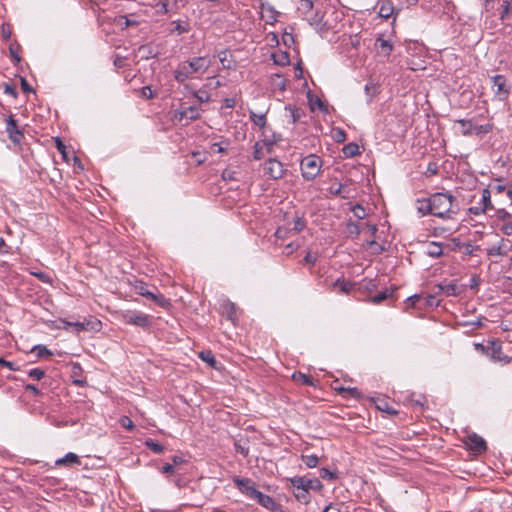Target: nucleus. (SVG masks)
<instances>
[{
    "label": "nucleus",
    "instance_id": "1a4fd4ad",
    "mask_svg": "<svg viewBox=\"0 0 512 512\" xmlns=\"http://www.w3.org/2000/svg\"><path fill=\"white\" fill-rule=\"evenodd\" d=\"M492 83V89L494 91L495 97H497V99L500 101L506 100L510 94V90L507 86L505 76L495 75L492 77Z\"/></svg>",
    "mask_w": 512,
    "mask_h": 512
},
{
    "label": "nucleus",
    "instance_id": "c756f323",
    "mask_svg": "<svg viewBox=\"0 0 512 512\" xmlns=\"http://www.w3.org/2000/svg\"><path fill=\"white\" fill-rule=\"evenodd\" d=\"M184 110H185V113L187 114L186 119L189 121H196V120L200 119V117H201L199 108L197 106H194V105L189 106V107L185 108Z\"/></svg>",
    "mask_w": 512,
    "mask_h": 512
},
{
    "label": "nucleus",
    "instance_id": "0e129e2a",
    "mask_svg": "<svg viewBox=\"0 0 512 512\" xmlns=\"http://www.w3.org/2000/svg\"><path fill=\"white\" fill-rule=\"evenodd\" d=\"M76 422L75 421H67V420H59L58 418H55L54 421H53V425L56 426V427H66V426H69V425H74Z\"/></svg>",
    "mask_w": 512,
    "mask_h": 512
},
{
    "label": "nucleus",
    "instance_id": "e2e57ef3",
    "mask_svg": "<svg viewBox=\"0 0 512 512\" xmlns=\"http://www.w3.org/2000/svg\"><path fill=\"white\" fill-rule=\"evenodd\" d=\"M477 134H486L489 133L493 129L492 124H484L475 127Z\"/></svg>",
    "mask_w": 512,
    "mask_h": 512
},
{
    "label": "nucleus",
    "instance_id": "338daca9",
    "mask_svg": "<svg viewBox=\"0 0 512 512\" xmlns=\"http://www.w3.org/2000/svg\"><path fill=\"white\" fill-rule=\"evenodd\" d=\"M120 423H121V426L128 429V430H132L134 428V423L133 421L131 420V418H122L120 420Z\"/></svg>",
    "mask_w": 512,
    "mask_h": 512
},
{
    "label": "nucleus",
    "instance_id": "69168bd1",
    "mask_svg": "<svg viewBox=\"0 0 512 512\" xmlns=\"http://www.w3.org/2000/svg\"><path fill=\"white\" fill-rule=\"evenodd\" d=\"M501 231L503 234L507 236L512 235V221L505 222L503 226L501 227Z\"/></svg>",
    "mask_w": 512,
    "mask_h": 512
},
{
    "label": "nucleus",
    "instance_id": "5701e85b",
    "mask_svg": "<svg viewBox=\"0 0 512 512\" xmlns=\"http://www.w3.org/2000/svg\"><path fill=\"white\" fill-rule=\"evenodd\" d=\"M183 0H160L159 4L162 8L163 13L170 11H177L179 9V3Z\"/></svg>",
    "mask_w": 512,
    "mask_h": 512
},
{
    "label": "nucleus",
    "instance_id": "4468645a",
    "mask_svg": "<svg viewBox=\"0 0 512 512\" xmlns=\"http://www.w3.org/2000/svg\"><path fill=\"white\" fill-rule=\"evenodd\" d=\"M253 500L257 501L259 505L270 510L271 512H283L281 504L277 503L272 497L259 491Z\"/></svg>",
    "mask_w": 512,
    "mask_h": 512
},
{
    "label": "nucleus",
    "instance_id": "393cba45",
    "mask_svg": "<svg viewBox=\"0 0 512 512\" xmlns=\"http://www.w3.org/2000/svg\"><path fill=\"white\" fill-rule=\"evenodd\" d=\"M438 292L444 293L446 296H456L457 295V286L453 283L448 284H439L436 286Z\"/></svg>",
    "mask_w": 512,
    "mask_h": 512
},
{
    "label": "nucleus",
    "instance_id": "58836bf2",
    "mask_svg": "<svg viewBox=\"0 0 512 512\" xmlns=\"http://www.w3.org/2000/svg\"><path fill=\"white\" fill-rule=\"evenodd\" d=\"M313 9V0H300L298 10L306 15Z\"/></svg>",
    "mask_w": 512,
    "mask_h": 512
},
{
    "label": "nucleus",
    "instance_id": "5fc2aeb1",
    "mask_svg": "<svg viewBox=\"0 0 512 512\" xmlns=\"http://www.w3.org/2000/svg\"><path fill=\"white\" fill-rule=\"evenodd\" d=\"M253 157L255 160H260L263 157V145L256 142L254 145Z\"/></svg>",
    "mask_w": 512,
    "mask_h": 512
},
{
    "label": "nucleus",
    "instance_id": "39448f33",
    "mask_svg": "<svg viewBox=\"0 0 512 512\" xmlns=\"http://www.w3.org/2000/svg\"><path fill=\"white\" fill-rule=\"evenodd\" d=\"M290 482L292 488H293V495L295 498L303 504H308L310 502V492L309 489H307L304 486V477H294L288 479Z\"/></svg>",
    "mask_w": 512,
    "mask_h": 512
},
{
    "label": "nucleus",
    "instance_id": "c03bdc74",
    "mask_svg": "<svg viewBox=\"0 0 512 512\" xmlns=\"http://www.w3.org/2000/svg\"><path fill=\"white\" fill-rule=\"evenodd\" d=\"M329 191L332 195L334 196H341L342 198L346 199L348 198L347 195H343V191H344V186L341 184V183H338V184H333L330 188H329Z\"/></svg>",
    "mask_w": 512,
    "mask_h": 512
},
{
    "label": "nucleus",
    "instance_id": "20e7f679",
    "mask_svg": "<svg viewBox=\"0 0 512 512\" xmlns=\"http://www.w3.org/2000/svg\"><path fill=\"white\" fill-rule=\"evenodd\" d=\"M461 441L475 455L482 454L487 450L486 441L475 432L465 430Z\"/></svg>",
    "mask_w": 512,
    "mask_h": 512
},
{
    "label": "nucleus",
    "instance_id": "b1692460",
    "mask_svg": "<svg viewBox=\"0 0 512 512\" xmlns=\"http://www.w3.org/2000/svg\"><path fill=\"white\" fill-rule=\"evenodd\" d=\"M394 12V7L391 1H383L379 8V16L384 19H388L392 16Z\"/></svg>",
    "mask_w": 512,
    "mask_h": 512
},
{
    "label": "nucleus",
    "instance_id": "de8ad7c7",
    "mask_svg": "<svg viewBox=\"0 0 512 512\" xmlns=\"http://www.w3.org/2000/svg\"><path fill=\"white\" fill-rule=\"evenodd\" d=\"M55 143H56V148H57L58 152L62 155L63 159L66 160L67 152H66L65 144L62 142V140L60 138H56Z\"/></svg>",
    "mask_w": 512,
    "mask_h": 512
},
{
    "label": "nucleus",
    "instance_id": "aec40b11",
    "mask_svg": "<svg viewBox=\"0 0 512 512\" xmlns=\"http://www.w3.org/2000/svg\"><path fill=\"white\" fill-rule=\"evenodd\" d=\"M219 61L224 69H235V60L228 50H222L218 53Z\"/></svg>",
    "mask_w": 512,
    "mask_h": 512
},
{
    "label": "nucleus",
    "instance_id": "423d86ee",
    "mask_svg": "<svg viewBox=\"0 0 512 512\" xmlns=\"http://www.w3.org/2000/svg\"><path fill=\"white\" fill-rule=\"evenodd\" d=\"M123 320L126 324L148 328L151 325L150 316L137 311H126L123 314Z\"/></svg>",
    "mask_w": 512,
    "mask_h": 512
},
{
    "label": "nucleus",
    "instance_id": "e433bc0d",
    "mask_svg": "<svg viewBox=\"0 0 512 512\" xmlns=\"http://www.w3.org/2000/svg\"><path fill=\"white\" fill-rule=\"evenodd\" d=\"M273 59L276 64L281 66L288 65L290 62L289 54L287 52H281L278 55L273 54Z\"/></svg>",
    "mask_w": 512,
    "mask_h": 512
},
{
    "label": "nucleus",
    "instance_id": "6ab92c4d",
    "mask_svg": "<svg viewBox=\"0 0 512 512\" xmlns=\"http://www.w3.org/2000/svg\"><path fill=\"white\" fill-rule=\"evenodd\" d=\"M355 286L354 283L345 280V279H337L332 284V290L337 293H345L348 294L353 287Z\"/></svg>",
    "mask_w": 512,
    "mask_h": 512
},
{
    "label": "nucleus",
    "instance_id": "0eeeda50",
    "mask_svg": "<svg viewBox=\"0 0 512 512\" xmlns=\"http://www.w3.org/2000/svg\"><path fill=\"white\" fill-rule=\"evenodd\" d=\"M369 402L375 407L377 411L390 415H396L399 413V411L394 408V401H392L387 396L378 395L376 397L370 398Z\"/></svg>",
    "mask_w": 512,
    "mask_h": 512
},
{
    "label": "nucleus",
    "instance_id": "4be33fe9",
    "mask_svg": "<svg viewBox=\"0 0 512 512\" xmlns=\"http://www.w3.org/2000/svg\"><path fill=\"white\" fill-rule=\"evenodd\" d=\"M333 389L340 394H344L345 396L352 398H358L360 396V392L357 388H345L338 381L334 382Z\"/></svg>",
    "mask_w": 512,
    "mask_h": 512
},
{
    "label": "nucleus",
    "instance_id": "052dcab7",
    "mask_svg": "<svg viewBox=\"0 0 512 512\" xmlns=\"http://www.w3.org/2000/svg\"><path fill=\"white\" fill-rule=\"evenodd\" d=\"M479 247L472 245L471 243H464L463 249L461 250L465 255H473L474 251Z\"/></svg>",
    "mask_w": 512,
    "mask_h": 512
},
{
    "label": "nucleus",
    "instance_id": "4d7b16f0",
    "mask_svg": "<svg viewBox=\"0 0 512 512\" xmlns=\"http://www.w3.org/2000/svg\"><path fill=\"white\" fill-rule=\"evenodd\" d=\"M289 110L291 112L292 123H296L297 121H299L303 114V111L300 108H291V107L289 108Z\"/></svg>",
    "mask_w": 512,
    "mask_h": 512
},
{
    "label": "nucleus",
    "instance_id": "680f3d73",
    "mask_svg": "<svg viewBox=\"0 0 512 512\" xmlns=\"http://www.w3.org/2000/svg\"><path fill=\"white\" fill-rule=\"evenodd\" d=\"M141 95L145 99H152L155 97L154 92L152 91L151 87L145 86L141 89Z\"/></svg>",
    "mask_w": 512,
    "mask_h": 512
},
{
    "label": "nucleus",
    "instance_id": "2eb2a0df",
    "mask_svg": "<svg viewBox=\"0 0 512 512\" xmlns=\"http://www.w3.org/2000/svg\"><path fill=\"white\" fill-rule=\"evenodd\" d=\"M265 173L272 179H280L284 176L283 164L274 158H270L265 163Z\"/></svg>",
    "mask_w": 512,
    "mask_h": 512
},
{
    "label": "nucleus",
    "instance_id": "c85d7f7f",
    "mask_svg": "<svg viewBox=\"0 0 512 512\" xmlns=\"http://www.w3.org/2000/svg\"><path fill=\"white\" fill-rule=\"evenodd\" d=\"M67 463L79 464V457L76 454L69 452L63 458L56 461V465H65Z\"/></svg>",
    "mask_w": 512,
    "mask_h": 512
},
{
    "label": "nucleus",
    "instance_id": "7ed1b4c3",
    "mask_svg": "<svg viewBox=\"0 0 512 512\" xmlns=\"http://www.w3.org/2000/svg\"><path fill=\"white\" fill-rule=\"evenodd\" d=\"M322 163V159L315 154L304 157L301 161L302 177L307 181L314 180L321 171Z\"/></svg>",
    "mask_w": 512,
    "mask_h": 512
},
{
    "label": "nucleus",
    "instance_id": "a18cd8bd",
    "mask_svg": "<svg viewBox=\"0 0 512 512\" xmlns=\"http://www.w3.org/2000/svg\"><path fill=\"white\" fill-rule=\"evenodd\" d=\"M172 24L175 25L172 32H176L178 35L187 33L190 30V27L188 24L182 25L179 21H174Z\"/></svg>",
    "mask_w": 512,
    "mask_h": 512
},
{
    "label": "nucleus",
    "instance_id": "09e8293b",
    "mask_svg": "<svg viewBox=\"0 0 512 512\" xmlns=\"http://www.w3.org/2000/svg\"><path fill=\"white\" fill-rule=\"evenodd\" d=\"M28 375L35 380H40L44 377L45 372L40 368H34L28 372Z\"/></svg>",
    "mask_w": 512,
    "mask_h": 512
},
{
    "label": "nucleus",
    "instance_id": "4c0bfd02",
    "mask_svg": "<svg viewBox=\"0 0 512 512\" xmlns=\"http://www.w3.org/2000/svg\"><path fill=\"white\" fill-rule=\"evenodd\" d=\"M32 352L36 353L37 357L39 358L52 356V352L48 350L47 347L44 345L34 346Z\"/></svg>",
    "mask_w": 512,
    "mask_h": 512
},
{
    "label": "nucleus",
    "instance_id": "13d9d810",
    "mask_svg": "<svg viewBox=\"0 0 512 512\" xmlns=\"http://www.w3.org/2000/svg\"><path fill=\"white\" fill-rule=\"evenodd\" d=\"M19 49H20L19 45H17V46L11 45L10 48H9L11 58L13 60H15L16 62H20L21 61V58H20V56L18 54Z\"/></svg>",
    "mask_w": 512,
    "mask_h": 512
},
{
    "label": "nucleus",
    "instance_id": "473e14b6",
    "mask_svg": "<svg viewBox=\"0 0 512 512\" xmlns=\"http://www.w3.org/2000/svg\"><path fill=\"white\" fill-rule=\"evenodd\" d=\"M304 486L309 490L312 489V490H316V491H319L323 488V484L317 478L308 479V478L304 477Z\"/></svg>",
    "mask_w": 512,
    "mask_h": 512
},
{
    "label": "nucleus",
    "instance_id": "3c124183",
    "mask_svg": "<svg viewBox=\"0 0 512 512\" xmlns=\"http://www.w3.org/2000/svg\"><path fill=\"white\" fill-rule=\"evenodd\" d=\"M234 447H235V451L241 455H243L244 457H247L248 454H249V448L243 444H241V442H235L234 443Z\"/></svg>",
    "mask_w": 512,
    "mask_h": 512
},
{
    "label": "nucleus",
    "instance_id": "f8f14e48",
    "mask_svg": "<svg viewBox=\"0 0 512 512\" xmlns=\"http://www.w3.org/2000/svg\"><path fill=\"white\" fill-rule=\"evenodd\" d=\"M486 355L489 356L493 361H499L503 363H509L511 361L510 357L503 354L502 345L498 341L488 342Z\"/></svg>",
    "mask_w": 512,
    "mask_h": 512
},
{
    "label": "nucleus",
    "instance_id": "412c9836",
    "mask_svg": "<svg viewBox=\"0 0 512 512\" xmlns=\"http://www.w3.org/2000/svg\"><path fill=\"white\" fill-rule=\"evenodd\" d=\"M379 286L380 280L376 279H363L359 283V289L366 291L369 295H372L373 292H377Z\"/></svg>",
    "mask_w": 512,
    "mask_h": 512
},
{
    "label": "nucleus",
    "instance_id": "49530a36",
    "mask_svg": "<svg viewBox=\"0 0 512 512\" xmlns=\"http://www.w3.org/2000/svg\"><path fill=\"white\" fill-rule=\"evenodd\" d=\"M352 212L354 216L358 219H364L366 217L365 209L360 204L355 205L352 208Z\"/></svg>",
    "mask_w": 512,
    "mask_h": 512
},
{
    "label": "nucleus",
    "instance_id": "7c9ffc66",
    "mask_svg": "<svg viewBox=\"0 0 512 512\" xmlns=\"http://www.w3.org/2000/svg\"><path fill=\"white\" fill-rule=\"evenodd\" d=\"M293 380H295L296 382H299L301 384H304V385H310V386H314V380L306 375V374H303L301 372H296L293 374Z\"/></svg>",
    "mask_w": 512,
    "mask_h": 512
},
{
    "label": "nucleus",
    "instance_id": "f3484780",
    "mask_svg": "<svg viewBox=\"0 0 512 512\" xmlns=\"http://www.w3.org/2000/svg\"><path fill=\"white\" fill-rule=\"evenodd\" d=\"M146 298L153 301L161 308H169L171 306L170 300L159 293L156 287H153V290H150L149 293H146Z\"/></svg>",
    "mask_w": 512,
    "mask_h": 512
},
{
    "label": "nucleus",
    "instance_id": "f704fd0d",
    "mask_svg": "<svg viewBox=\"0 0 512 512\" xmlns=\"http://www.w3.org/2000/svg\"><path fill=\"white\" fill-rule=\"evenodd\" d=\"M145 445L147 448H149L152 452H154L156 454H161L164 451V447L160 443H158L152 439L146 440Z\"/></svg>",
    "mask_w": 512,
    "mask_h": 512
},
{
    "label": "nucleus",
    "instance_id": "bf43d9fd",
    "mask_svg": "<svg viewBox=\"0 0 512 512\" xmlns=\"http://www.w3.org/2000/svg\"><path fill=\"white\" fill-rule=\"evenodd\" d=\"M186 113H185V110L182 109V110H175L174 113H173V116H172V119L173 121H176V122H182L183 119H186Z\"/></svg>",
    "mask_w": 512,
    "mask_h": 512
},
{
    "label": "nucleus",
    "instance_id": "864d4df0",
    "mask_svg": "<svg viewBox=\"0 0 512 512\" xmlns=\"http://www.w3.org/2000/svg\"><path fill=\"white\" fill-rule=\"evenodd\" d=\"M317 260H318V255L316 253L308 252L303 259V263L313 266V265H315Z\"/></svg>",
    "mask_w": 512,
    "mask_h": 512
},
{
    "label": "nucleus",
    "instance_id": "79ce46f5",
    "mask_svg": "<svg viewBox=\"0 0 512 512\" xmlns=\"http://www.w3.org/2000/svg\"><path fill=\"white\" fill-rule=\"evenodd\" d=\"M200 358L212 367L216 364V359L211 351H202L200 353Z\"/></svg>",
    "mask_w": 512,
    "mask_h": 512
},
{
    "label": "nucleus",
    "instance_id": "a878e982",
    "mask_svg": "<svg viewBox=\"0 0 512 512\" xmlns=\"http://www.w3.org/2000/svg\"><path fill=\"white\" fill-rule=\"evenodd\" d=\"M345 157L351 158L360 154L359 146L356 143H348L342 149Z\"/></svg>",
    "mask_w": 512,
    "mask_h": 512
},
{
    "label": "nucleus",
    "instance_id": "774afa93",
    "mask_svg": "<svg viewBox=\"0 0 512 512\" xmlns=\"http://www.w3.org/2000/svg\"><path fill=\"white\" fill-rule=\"evenodd\" d=\"M335 139L337 142L341 143L346 140V133L342 129H337L335 132Z\"/></svg>",
    "mask_w": 512,
    "mask_h": 512
},
{
    "label": "nucleus",
    "instance_id": "6e6d98bb",
    "mask_svg": "<svg viewBox=\"0 0 512 512\" xmlns=\"http://www.w3.org/2000/svg\"><path fill=\"white\" fill-rule=\"evenodd\" d=\"M305 221L303 218H300V217H297L295 220H294V226H293V230L295 232H301L304 228H305Z\"/></svg>",
    "mask_w": 512,
    "mask_h": 512
},
{
    "label": "nucleus",
    "instance_id": "72a5a7b5",
    "mask_svg": "<svg viewBox=\"0 0 512 512\" xmlns=\"http://www.w3.org/2000/svg\"><path fill=\"white\" fill-rule=\"evenodd\" d=\"M302 461L305 463V465L308 468H314L319 463V458L317 455L311 454V455H302L301 456Z\"/></svg>",
    "mask_w": 512,
    "mask_h": 512
},
{
    "label": "nucleus",
    "instance_id": "603ef678",
    "mask_svg": "<svg viewBox=\"0 0 512 512\" xmlns=\"http://www.w3.org/2000/svg\"><path fill=\"white\" fill-rule=\"evenodd\" d=\"M496 216L504 222L511 221L512 215L508 213L505 209L496 210Z\"/></svg>",
    "mask_w": 512,
    "mask_h": 512
},
{
    "label": "nucleus",
    "instance_id": "2f4dec72",
    "mask_svg": "<svg viewBox=\"0 0 512 512\" xmlns=\"http://www.w3.org/2000/svg\"><path fill=\"white\" fill-rule=\"evenodd\" d=\"M193 97L197 99L199 103H208L211 100V95L208 91L204 89H199L192 93Z\"/></svg>",
    "mask_w": 512,
    "mask_h": 512
},
{
    "label": "nucleus",
    "instance_id": "8fccbe9b",
    "mask_svg": "<svg viewBox=\"0 0 512 512\" xmlns=\"http://www.w3.org/2000/svg\"><path fill=\"white\" fill-rule=\"evenodd\" d=\"M377 43H379V46L381 47L382 51H384L386 54H389L392 51V45L388 40L379 38L377 39Z\"/></svg>",
    "mask_w": 512,
    "mask_h": 512
},
{
    "label": "nucleus",
    "instance_id": "9b49d317",
    "mask_svg": "<svg viewBox=\"0 0 512 512\" xmlns=\"http://www.w3.org/2000/svg\"><path fill=\"white\" fill-rule=\"evenodd\" d=\"M233 482L236 484L241 493L245 494L251 499H253L259 492V490L255 487V483L249 478H240L239 476H235L233 478Z\"/></svg>",
    "mask_w": 512,
    "mask_h": 512
},
{
    "label": "nucleus",
    "instance_id": "f257e3e1",
    "mask_svg": "<svg viewBox=\"0 0 512 512\" xmlns=\"http://www.w3.org/2000/svg\"><path fill=\"white\" fill-rule=\"evenodd\" d=\"M458 211L457 200L448 193H435L428 198L418 199V213L439 218H450Z\"/></svg>",
    "mask_w": 512,
    "mask_h": 512
},
{
    "label": "nucleus",
    "instance_id": "a211bd4d",
    "mask_svg": "<svg viewBox=\"0 0 512 512\" xmlns=\"http://www.w3.org/2000/svg\"><path fill=\"white\" fill-rule=\"evenodd\" d=\"M395 291V288L393 286L387 288L385 287L383 290L376 292L374 295H370V301L374 304H380L384 300H387L389 298L393 297V293Z\"/></svg>",
    "mask_w": 512,
    "mask_h": 512
},
{
    "label": "nucleus",
    "instance_id": "dca6fc26",
    "mask_svg": "<svg viewBox=\"0 0 512 512\" xmlns=\"http://www.w3.org/2000/svg\"><path fill=\"white\" fill-rule=\"evenodd\" d=\"M418 243L420 244V251L426 256L437 258L443 253L442 245L438 242H428L418 239Z\"/></svg>",
    "mask_w": 512,
    "mask_h": 512
},
{
    "label": "nucleus",
    "instance_id": "f03ea898",
    "mask_svg": "<svg viewBox=\"0 0 512 512\" xmlns=\"http://www.w3.org/2000/svg\"><path fill=\"white\" fill-rule=\"evenodd\" d=\"M211 65L212 61L207 56L194 57L178 65L174 71V78L177 82L183 83L194 74H204Z\"/></svg>",
    "mask_w": 512,
    "mask_h": 512
},
{
    "label": "nucleus",
    "instance_id": "c9c22d12",
    "mask_svg": "<svg viewBox=\"0 0 512 512\" xmlns=\"http://www.w3.org/2000/svg\"><path fill=\"white\" fill-rule=\"evenodd\" d=\"M423 300L422 294H418V303ZM425 305L429 307L438 306L440 300L435 295H428L424 298Z\"/></svg>",
    "mask_w": 512,
    "mask_h": 512
},
{
    "label": "nucleus",
    "instance_id": "bb28decb",
    "mask_svg": "<svg viewBox=\"0 0 512 512\" xmlns=\"http://www.w3.org/2000/svg\"><path fill=\"white\" fill-rule=\"evenodd\" d=\"M250 120L252 123L259 128H264L266 126V116L265 114H256L253 111H250Z\"/></svg>",
    "mask_w": 512,
    "mask_h": 512
},
{
    "label": "nucleus",
    "instance_id": "9d476101",
    "mask_svg": "<svg viewBox=\"0 0 512 512\" xmlns=\"http://www.w3.org/2000/svg\"><path fill=\"white\" fill-rule=\"evenodd\" d=\"M489 209H493L491 193L488 188H485L481 191L480 202L476 206L470 207L469 212L474 215H480L486 213Z\"/></svg>",
    "mask_w": 512,
    "mask_h": 512
},
{
    "label": "nucleus",
    "instance_id": "37998d69",
    "mask_svg": "<svg viewBox=\"0 0 512 512\" xmlns=\"http://www.w3.org/2000/svg\"><path fill=\"white\" fill-rule=\"evenodd\" d=\"M135 290L136 292L146 298V293L150 292V289L148 288V285L143 281H136L135 283Z\"/></svg>",
    "mask_w": 512,
    "mask_h": 512
},
{
    "label": "nucleus",
    "instance_id": "ddd939ff",
    "mask_svg": "<svg viewBox=\"0 0 512 512\" xmlns=\"http://www.w3.org/2000/svg\"><path fill=\"white\" fill-rule=\"evenodd\" d=\"M6 132L9 139L14 144H20L24 138V134L19 129L17 121L14 119L13 115H9L8 119L6 120Z\"/></svg>",
    "mask_w": 512,
    "mask_h": 512
},
{
    "label": "nucleus",
    "instance_id": "a19ab883",
    "mask_svg": "<svg viewBox=\"0 0 512 512\" xmlns=\"http://www.w3.org/2000/svg\"><path fill=\"white\" fill-rule=\"evenodd\" d=\"M439 166L436 162H429L426 170L423 172V175L427 178L434 176L438 173Z\"/></svg>",
    "mask_w": 512,
    "mask_h": 512
},
{
    "label": "nucleus",
    "instance_id": "6e6552de",
    "mask_svg": "<svg viewBox=\"0 0 512 512\" xmlns=\"http://www.w3.org/2000/svg\"><path fill=\"white\" fill-rule=\"evenodd\" d=\"M495 2L499 4V18L504 23L512 17V2L511 0H485L486 11L493 10Z\"/></svg>",
    "mask_w": 512,
    "mask_h": 512
},
{
    "label": "nucleus",
    "instance_id": "ea45409f",
    "mask_svg": "<svg viewBox=\"0 0 512 512\" xmlns=\"http://www.w3.org/2000/svg\"><path fill=\"white\" fill-rule=\"evenodd\" d=\"M320 478L324 480H335L338 478L336 471H331L327 468H321L319 471Z\"/></svg>",
    "mask_w": 512,
    "mask_h": 512
},
{
    "label": "nucleus",
    "instance_id": "cd10ccee",
    "mask_svg": "<svg viewBox=\"0 0 512 512\" xmlns=\"http://www.w3.org/2000/svg\"><path fill=\"white\" fill-rule=\"evenodd\" d=\"M456 123L460 124L461 129L460 132L462 135L467 136L471 134L473 123L471 120L467 119H459L455 121Z\"/></svg>",
    "mask_w": 512,
    "mask_h": 512
}]
</instances>
